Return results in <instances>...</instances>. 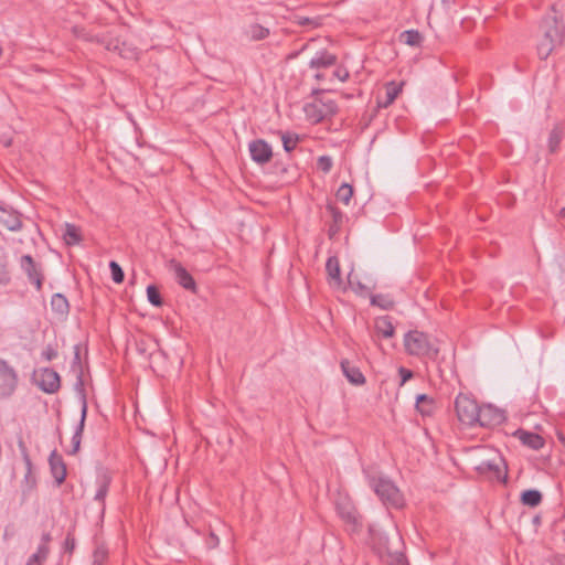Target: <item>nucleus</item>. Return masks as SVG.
Instances as JSON below:
<instances>
[{"mask_svg": "<svg viewBox=\"0 0 565 565\" xmlns=\"http://www.w3.org/2000/svg\"><path fill=\"white\" fill-rule=\"evenodd\" d=\"M563 536H564V541H565V531H564V533H563Z\"/></svg>", "mask_w": 565, "mask_h": 565, "instance_id": "0e129e2a", "label": "nucleus"}, {"mask_svg": "<svg viewBox=\"0 0 565 565\" xmlns=\"http://www.w3.org/2000/svg\"><path fill=\"white\" fill-rule=\"evenodd\" d=\"M87 408L88 406H86L85 404L84 407H81V419L72 437V450L68 451L70 455H75L79 450L82 435L84 431L85 420L87 416Z\"/></svg>", "mask_w": 565, "mask_h": 565, "instance_id": "4be33fe9", "label": "nucleus"}, {"mask_svg": "<svg viewBox=\"0 0 565 565\" xmlns=\"http://www.w3.org/2000/svg\"><path fill=\"white\" fill-rule=\"evenodd\" d=\"M220 544V539L214 532H210L209 536L205 539V545L207 548L212 550L217 547Z\"/></svg>", "mask_w": 565, "mask_h": 565, "instance_id": "49530a36", "label": "nucleus"}, {"mask_svg": "<svg viewBox=\"0 0 565 565\" xmlns=\"http://www.w3.org/2000/svg\"><path fill=\"white\" fill-rule=\"evenodd\" d=\"M75 391L79 395L82 407H84V403L87 406V399H86V392H85V383L83 379V371L77 373L76 376V383H75Z\"/></svg>", "mask_w": 565, "mask_h": 565, "instance_id": "58836bf2", "label": "nucleus"}, {"mask_svg": "<svg viewBox=\"0 0 565 565\" xmlns=\"http://www.w3.org/2000/svg\"><path fill=\"white\" fill-rule=\"evenodd\" d=\"M559 216L565 217V206L561 209Z\"/></svg>", "mask_w": 565, "mask_h": 565, "instance_id": "13d9d810", "label": "nucleus"}, {"mask_svg": "<svg viewBox=\"0 0 565 565\" xmlns=\"http://www.w3.org/2000/svg\"><path fill=\"white\" fill-rule=\"evenodd\" d=\"M505 420L503 411L492 406H480L478 414V422L481 427L492 428L501 425Z\"/></svg>", "mask_w": 565, "mask_h": 565, "instance_id": "9d476101", "label": "nucleus"}, {"mask_svg": "<svg viewBox=\"0 0 565 565\" xmlns=\"http://www.w3.org/2000/svg\"><path fill=\"white\" fill-rule=\"evenodd\" d=\"M515 436L521 440V443L524 446H527L533 450H540L545 445L544 438L536 433L526 431L524 429H518L515 431Z\"/></svg>", "mask_w": 565, "mask_h": 565, "instance_id": "f3484780", "label": "nucleus"}, {"mask_svg": "<svg viewBox=\"0 0 565 565\" xmlns=\"http://www.w3.org/2000/svg\"><path fill=\"white\" fill-rule=\"evenodd\" d=\"M335 196L340 202L348 205L353 196L352 185H350L349 183L341 184L335 193Z\"/></svg>", "mask_w": 565, "mask_h": 565, "instance_id": "e433bc0d", "label": "nucleus"}, {"mask_svg": "<svg viewBox=\"0 0 565 565\" xmlns=\"http://www.w3.org/2000/svg\"><path fill=\"white\" fill-rule=\"evenodd\" d=\"M72 369L76 371L77 373L83 371L82 370V362H81V349L79 345L74 347V359L72 362Z\"/></svg>", "mask_w": 565, "mask_h": 565, "instance_id": "79ce46f5", "label": "nucleus"}, {"mask_svg": "<svg viewBox=\"0 0 565 565\" xmlns=\"http://www.w3.org/2000/svg\"><path fill=\"white\" fill-rule=\"evenodd\" d=\"M51 308L60 315L67 313L70 309L67 298L63 294H54L51 299Z\"/></svg>", "mask_w": 565, "mask_h": 565, "instance_id": "c756f323", "label": "nucleus"}, {"mask_svg": "<svg viewBox=\"0 0 565 565\" xmlns=\"http://www.w3.org/2000/svg\"><path fill=\"white\" fill-rule=\"evenodd\" d=\"M147 298L148 301L156 307H160L163 303L160 291L154 285L147 287Z\"/></svg>", "mask_w": 565, "mask_h": 565, "instance_id": "4c0bfd02", "label": "nucleus"}, {"mask_svg": "<svg viewBox=\"0 0 565 565\" xmlns=\"http://www.w3.org/2000/svg\"><path fill=\"white\" fill-rule=\"evenodd\" d=\"M63 238L66 245H77L83 241L81 228L72 223L65 224Z\"/></svg>", "mask_w": 565, "mask_h": 565, "instance_id": "a878e982", "label": "nucleus"}, {"mask_svg": "<svg viewBox=\"0 0 565 565\" xmlns=\"http://www.w3.org/2000/svg\"><path fill=\"white\" fill-rule=\"evenodd\" d=\"M18 447H19V450L21 452V457L22 458H28L29 451H28L26 445H25V443H24L22 437L18 438Z\"/></svg>", "mask_w": 565, "mask_h": 565, "instance_id": "864d4df0", "label": "nucleus"}, {"mask_svg": "<svg viewBox=\"0 0 565 565\" xmlns=\"http://www.w3.org/2000/svg\"><path fill=\"white\" fill-rule=\"evenodd\" d=\"M350 74L349 71L344 67H338L333 72V77L338 78L341 82H345L349 78Z\"/></svg>", "mask_w": 565, "mask_h": 565, "instance_id": "09e8293b", "label": "nucleus"}, {"mask_svg": "<svg viewBox=\"0 0 565 565\" xmlns=\"http://www.w3.org/2000/svg\"><path fill=\"white\" fill-rule=\"evenodd\" d=\"M557 565H565V558L559 561V563Z\"/></svg>", "mask_w": 565, "mask_h": 565, "instance_id": "bf43d9fd", "label": "nucleus"}, {"mask_svg": "<svg viewBox=\"0 0 565 565\" xmlns=\"http://www.w3.org/2000/svg\"><path fill=\"white\" fill-rule=\"evenodd\" d=\"M404 83L390 82L385 86V97L381 99L377 97V107L387 108L394 103L397 96L401 94Z\"/></svg>", "mask_w": 565, "mask_h": 565, "instance_id": "aec40b11", "label": "nucleus"}, {"mask_svg": "<svg viewBox=\"0 0 565 565\" xmlns=\"http://www.w3.org/2000/svg\"><path fill=\"white\" fill-rule=\"evenodd\" d=\"M333 161L330 156H320L317 160V167L323 173H329L332 169Z\"/></svg>", "mask_w": 565, "mask_h": 565, "instance_id": "a19ab883", "label": "nucleus"}, {"mask_svg": "<svg viewBox=\"0 0 565 565\" xmlns=\"http://www.w3.org/2000/svg\"><path fill=\"white\" fill-rule=\"evenodd\" d=\"M25 487L29 490H32L36 486V477L34 476L33 471H26L23 480Z\"/></svg>", "mask_w": 565, "mask_h": 565, "instance_id": "a18cd8bd", "label": "nucleus"}, {"mask_svg": "<svg viewBox=\"0 0 565 565\" xmlns=\"http://www.w3.org/2000/svg\"><path fill=\"white\" fill-rule=\"evenodd\" d=\"M2 56V47L0 46V57Z\"/></svg>", "mask_w": 565, "mask_h": 565, "instance_id": "e2e57ef3", "label": "nucleus"}, {"mask_svg": "<svg viewBox=\"0 0 565 565\" xmlns=\"http://www.w3.org/2000/svg\"><path fill=\"white\" fill-rule=\"evenodd\" d=\"M106 49H107V50H111L110 44H107V45H106Z\"/></svg>", "mask_w": 565, "mask_h": 565, "instance_id": "680f3d73", "label": "nucleus"}, {"mask_svg": "<svg viewBox=\"0 0 565 565\" xmlns=\"http://www.w3.org/2000/svg\"><path fill=\"white\" fill-rule=\"evenodd\" d=\"M111 482V478L107 473H102L96 479V492L94 495V500L100 504V511H105V499L109 491V486Z\"/></svg>", "mask_w": 565, "mask_h": 565, "instance_id": "dca6fc26", "label": "nucleus"}, {"mask_svg": "<svg viewBox=\"0 0 565 565\" xmlns=\"http://www.w3.org/2000/svg\"><path fill=\"white\" fill-rule=\"evenodd\" d=\"M0 223L12 232H17L22 228L21 220L17 215L10 214L3 209H0Z\"/></svg>", "mask_w": 565, "mask_h": 565, "instance_id": "bb28decb", "label": "nucleus"}, {"mask_svg": "<svg viewBox=\"0 0 565 565\" xmlns=\"http://www.w3.org/2000/svg\"><path fill=\"white\" fill-rule=\"evenodd\" d=\"M303 111L309 120L317 124L334 116L338 113V105L332 99L316 98L305 105Z\"/></svg>", "mask_w": 565, "mask_h": 565, "instance_id": "0eeeda50", "label": "nucleus"}, {"mask_svg": "<svg viewBox=\"0 0 565 565\" xmlns=\"http://www.w3.org/2000/svg\"><path fill=\"white\" fill-rule=\"evenodd\" d=\"M415 407L423 416H430L435 411V401L427 394H419L416 396Z\"/></svg>", "mask_w": 565, "mask_h": 565, "instance_id": "393cba45", "label": "nucleus"}, {"mask_svg": "<svg viewBox=\"0 0 565 565\" xmlns=\"http://www.w3.org/2000/svg\"><path fill=\"white\" fill-rule=\"evenodd\" d=\"M348 280H349V284L350 286L352 287V289L356 292V294H364L367 291V288L365 285H363L362 282L358 281L355 285H353L352 282V279H351V274H349L348 276Z\"/></svg>", "mask_w": 565, "mask_h": 565, "instance_id": "8fccbe9b", "label": "nucleus"}, {"mask_svg": "<svg viewBox=\"0 0 565 565\" xmlns=\"http://www.w3.org/2000/svg\"><path fill=\"white\" fill-rule=\"evenodd\" d=\"M323 77H324V75H323L322 73H317V74L315 75V78H316L317 81H321Z\"/></svg>", "mask_w": 565, "mask_h": 565, "instance_id": "4d7b16f0", "label": "nucleus"}, {"mask_svg": "<svg viewBox=\"0 0 565 565\" xmlns=\"http://www.w3.org/2000/svg\"><path fill=\"white\" fill-rule=\"evenodd\" d=\"M370 301L372 306L379 307L383 310H390L394 307V300L387 295H372Z\"/></svg>", "mask_w": 565, "mask_h": 565, "instance_id": "473e14b6", "label": "nucleus"}, {"mask_svg": "<svg viewBox=\"0 0 565 565\" xmlns=\"http://www.w3.org/2000/svg\"><path fill=\"white\" fill-rule=\"evenodd\" d=\"M327 211L330 213V215L332 217V224L329 226L328 235L330 238H333L340 232L344 215L333 204H328Z\"/></svg>", "mask_w": 565, "mask_h": 565, "instance_id": "5701e85b", "label": "nucleus"}, {"mask_svg": "<svg viewBox=\"0 0 565 565\" xmlns=\"http://www.w3.org/2000/svg\"><path fill=\"white\" fill-rule=\"evenodd\" d=\"M21 268L26 274L30 282L34 284L38 290H41L43 282V273L31 255H23L20 260Z\"/></svg>", "mask_w": 565, "mask_h": 565, "instance_id": "9b49d317", "label": "nucleus"}, {"mask_svg": "<svg viewBox=\"0 0 565 565\" xmlns=\"http://www.w3.org/2000/svg\"><path fill=\"white\" fill-rule=\"evenodd\" d=\"M246 34L253 41H260L269 35V29L260 24L254 23L247 28Z\"/></svg>", "mask_w": 565, "mask_h": 565, "instance_id": "2f4dec72", "label": "nucleus"}, {"mask_svg": "<svg viewBox=\"0 0 565 565\" xmlns=\"http://www.w3.org/2000/svg\"><path fill=\"white\" fill-rule=\"evenodd\" d=\"M49 550L45 545H40L36 553L31 556H36V563L41 564L47 556Z\"/></svg>", "mask_w": 565, "mask_h": 565, "instance_id": "de8ad7c7", "label": "nucleus"}, {"mask_svg": "<svg viewBox=\"0 0 565 565\" xmlns=\"http://www.w3.org/2000/svg\"><path fill=\"white\" fill-rule=\"evenodd\" d=\"M18 373L6 360L0 358V399L13 395L18 386Z\"/></svg>", "mask_w": 565, "mask_h": 565, "instance_id": "6e6552de", "label": "nucleus"}, {"mask_svg": "<svg viewBox=\"0 0 565 565\" xmlns=\"http://www.w3.org/2000/svg\"><path fill=\"white\" fill-rule=\"evenodd\" d=\"M375 331L383 338H392L395 333V328L392 323V319L388 316L379 317L374 322Z\"/></svg>", "mask_w": 565, "mask_h": 565, "instance_id": "b1692460", "label": "nucleus"}, {"mask_svg": "<svg viewBox=\"0 0 565 565\" xmlns=\"http://www.w3.org/2000/svg\"><path fill=\"white\" fill-rule=\"evenodd\" d=\"M401 42L413 46V47H419L423 43V35L419 33V31L411 29L403 31L399 35Z\"/></svg>", "mask_w": 565, "mask_h": 565, "instance_id": "c85d7f7f", "label": "nucleus"}, {"mask_svg": "<svg viewBox=\"0 0 565 565\" xmlns=\"http://www.w3.org/2000/svg\"><path fill=\"white\" fill-rule=\"evenodd\" d=\"M39 387L47 394L56 393L61 387L58 373L49 367L41 370Z\"/></svg>", "mask_w": 565, "mask_h": 565, "instance_id": "ddd939ff", "label": "nucleus"}, {"mask_svg": "<svg viewBox=\"0 0 565 565\" xmlns=\"http://www.w3.org/2000/svg\"><path fill=\"white\" fill-rule=\"evenodd\" d=\"M398 374L401 376V381L398 384L399 386H403L408 380H411L414 376L413 371H411L404 366L398 367Z\"/></svg>", "mask_w": 565, "mask_h": 565, "instance_id": "c03bdc74", "label": "nucleus"}, {"mask_svg": "<svg viewBox=\"0 0 565 565\" xmlns=\"http://www.w3.org/2000/svg\"><path fill=\"white\" fill-rule=\"evenodd\" d=\"M337 61V55L322 50L317 52L316 55L310 60L309 67L312 70L327 68L335 65Z\"/></svg>", "mask_w": 565, "mask_h": 565, "instance_id": "a211bd4d", "label": "nucleus"}, {"mask_svg": "<svg viewBox=\"0 0 565 565\" xmlns=\"http://www.w3.org/2000/svg\"><path fill=\"white\" fill-rule=\"evenodd\" d=\"M64 547L70 553H72L73 550L75 548V539L71 534H67L64 542Z\"/></svg>", "mask_w": 565, "mask_h": 565, "instance_id": "603ef678", "label": "nucleus"}, {"mask_svg": "<svg viewBox=\"0 0 565 565\" xmlns=\"http://www.w3.org/2000/svg\"><path fill=\"white\" fill-rule=\"evenodd\" d=\"M534 522H540V518H539V516H535V518H534Z\"/></svg>", "mask_w": 565, "mask_h": 565, "instance_id": "052dcab7", "label": "nucleus"}, {"mask_svg": "<svg viewBox=\"0 0 565 565\" xmlns=\"http://www.w3.org/2000/svg\"><path fill=\"white\" fill-rule=\"evenodd\" d=\"M73 33L77 39H83L88 42H97V43H104V39L99 35L92 34L89 31H87L85 28L82 26H74Z\"/></svg>", "mask_w": 565, "mask_h": 565, "instance_id": "c9c22d12", "label": "nucleus"}, {"mask_svg": "<svg viewBox=\"0 0 565 565\" xmlns=\"http://www.w3.org/2000/svg\"><path fill=\"white\" fill-rule=\"evenodd\" d=\"M171 267L175 275L177 282L184 289L196 292V284L192 275L175 259L171 260Z\"/></svg>", "mask_w": 565, "mask_h": 565, "instance_id": "2eb2a0df", "label": "nucleus"}, {"mask_svg": "<svg viewBox=\"0 0 565 565\" xmlns=\"http://www.w3.org/2000/svg\"><path fill=\"white\" fill-rule=\"evenodd\" d=\"M480 406L476 399L460 393L455 399V411L458 420L466 426H475L478 422Z\"/></svg>", "mask_w": 565, "mask_h": 565, "instance_id": "423d86ee", "label": "nucleus"}, {"mask_svg": "<svg viewBox=\"0 0 565 565\" xmlns=\"http://www.w3.org/2000/svg\"><path fill=\"white\" fill-rule=\"evenodd\" d=\"M337 511L345 523L347 530L351 533H359L362 530V518L355 507L348 500L337 503Z\"/></svg>", "mask_w": 565, "mask_h": 565, "instance_id": "1a4fd4ad", "label": "nucleus"}, {"mask_svg": "<svg viewBox=\"0 0 565 565\" xmlns=\"http://www.w3.org/2000/svg\"><path fill=\"white\" fill-rule=\"evenodd\" d=\"M369 486L374 490L380 500L387 505L401 508L403 505V495L392 480L383 476H369Z\"/></svg>", "mask_w": 565, "mask_h": 565, "instance_id": "20e7f679", "label": "nucleus"}, {"mask_svg": "<svg viewBox=\"0 0 565 565\" xmlns=\"http://www.w3.org/2000/svg\"><path fill=\"white\" fill-rule=\"evenodd\" d=\"M250 158L258 164L268 163L273 157L270 145L264 139H256L248 145Z\"/></svg>", "mask_w": 565, "mask_h": 565, "instance_id": "f8f14e48", "label": "nucleus"}, {"mask_svg": "<svg viewBox=\"0 0 565 565\" xmlns=\"http://www.w3.org/2000/svg\"><path fill=\"white\" fill-rule=\"evenodd\" d=\"M10 282V274L6 266L0 268V285L6 286Z\"/></svg>", "mask_w": 565, "mask_h": 565, "instance_id": "3c124183", "label": "nucleus"}, {"mask_svg": "<svg viewBox=\"0 0 565 565\" xmlns=\"http://www.w3.org/2000/svg\"><path fill=\"white\" fill-rule=\"evenodd\" d=\"M564 137V129L561 125L554 126L548 137V150L554 153L557 151L559 143Z\"/></svg>", "mask_w": 565, "mask_h": 565, "instance_id": "7c9ffc66", "label": "nucleus"}, {"mask_svg": "<svg viewBox=\"0 0 565 565\" xmlns=\"http://www.w3.org/2000/svg\"><path fill=\"white\" fill-rule=\"evenodd\" d=\"M50 471L54 478L56 486H61L66 478V465L61 455L56 450H53L49 457Z\"/></svg>", "mask_w": 565, "mask_h": 565, "instance_id": "4468645a", "label": "nucleus"}, {"mask_svg": "<svg viewBox=\"0 0 565 565\" xmlns=\"http://www.w3.org/2000/svg\"><path fill=\"white\" fill-rule=\"evenodd\" d=\"M26 565H41V564L36 563V556H30L26 562Z\"/></svg>", "mask_w": 565, "mask_h": 565, "instance_id": "6e6d98bb", "label": "nucleus"}, {"mask_svg": "<svg viewBox=\"0 0 565 565\" xmlns=\"http://www.w3.org/2000/svg\"><path fill=\"white\" fill-rule=\"evenodd\" d=\"M543 499L542 493L535 489H527L521 493V502L530 508H535L541 504Z\"/></svg>", "mask_w": 565, "mask_h": 565, "instance_id": "cd10ccee", "label": "nucleus"}, {"mask_svg": "<svg viewBox=\"0 0 565 565\" xmlns=\"http://www.w3.org/2000/svg\"><path fill=\"white\" fill-rule=\"evenodd\" d=\"M341 370L343 375L348 379L351 384L362 385L365 383V376L361 370L352 364L349 360L341 361Z\"/></svg>", "mask_w": 565, "mask_h": 565, "instance_id": "6ab92c4d", "label": "nucleus"}, {"mask_svg": "<svg viewBox=\"0 0 565 565\" xmlns=\"http://www.w3.org/2000/svg\"><path fill=\"white\" fill-rule=\"evenodd\" d=\"M371 545L379 557L388 565H407L406 556L403 553L402 536L396 533L393 539L387 534L369 529Z\"/></svg>", "mask_w": 565, "mask_h": 565, "instance_id": "f257e3e1", "label": "nucleus"}, {"mask_svg": "<svg viewBox=\"0 0 565 565\" xmlns=\"http://www.w3.org/2000/svg\"><path fill=\"white\" fill-rule=\"evenodd\" d=\"M109 269L111 273V278L116 284H120L124 281L125 274H124L122 268L120 267V265L117 262L111 260L109 263Z\"/></svg>", "mask_w": 565, "mask_h": 565, "instance_id": "ea45409f", "label": "nucleus"}, {"mask_svg": "<svg viewBox=\"0 0 565 565\" xmlns=\"http://www.w3.org/2000/svg\"><path fill=\"white\" fill-rule=\"evenodd\" d=\"M282 147L286 152H291L300 141V137L294 132H281Z\"/></svg>", "mask_w": 565, "mask_h": 565, "instance_id": "72a5a7b5", "label": "nucleus"}, {"mask_svg": "<svg viewBox=\"0 0 565 565\" xmlns=\"http://www.w3.org/2000/svg\"><path fill=\"white\" fill-rule=\"evenodd\" d=\"M22 459L25 465L26 471H33V465H32L30 455L28 456V458H22Z\"/></svg>", "mask_w": 565, "mask_h": 565, "instance_id": "5fc2aeb1", "label": "nucleus"}, {"mask_svg": "<svg viewBox=\"0 0 565 565\" xmlns=\"http://www.w3.org/2000/svg\"><path fill=\"white\" fill-rule=\"evenodd\" d=\"M404 347L407 354L417 358L436 360L439 354L438 342L418 330H411L404 335Z\"/></svg>", "mask_w": 565, "mask_h": 565, "instance_id": "7ed1b4c3", "label": "nucleus"}, {"mask_svg": "<svg viewBox=\"0 0 565 565\" xmlns=\"http://www.w3.org/2000/svg\"><path fill=\"white\" fill-rule=\"evenodd\" d=\"M108 558V550L104 543H98L93 552L92 565H104Z\"/></svg>", "mask_w": 565, "mask_h": 565, "instance_id": "f704fd0d", "label": "nucleus"}, {"mask_svg": "<svg viewBox=\"0 0 565 565\" xmlns=\"http://www.w3.org/2000/svg\"><path fill=\"white\" fill-rule=\"evenodd\" d=\"M326 270L329 277V284L339 288L342 285L340 263L337 256H330L326 263Z\"/></svg>", "mask_w": 565, "mask_h": 565, "instance_id": "412c9836", "label": "nucleus"}, {"mask_svg": "<svg viewBox=\"0 0 565 565\" xmlns=\"http://www.w3.org/2000/svg\"><path fill=\"white\" fill-rule=\"evenodd\" d=\"M475 469L480 476L490 480L507 482L508 467L503 457L497 451H493V456L491 458L478 462L475 466Z\"/></svg>", "mask_w": 565, "mask_h": 565, "instance_id": "39448f33", "label": "nucleus"}, {"mask_svg": "<svg viewBox=\"0 0 565 565\" xmlns=\"http://www.w3.org/2000/svg\"><path fill=\"white\" fill-rule=\"evenodd\" d=\"M540 30L543 36L537 43V55L546 60L558 45L565 44V24L556 15H547L542 19Z\"/></svg>", "mask_w": 565, "mask_h": 565, "instance_id": "f03ea898", "label": "nucleus"}, {"mask_svg": "<svg viewBox=\"0 0 565 565\" xmlns=\"http://www.w3.org/2000/svg\"><path fill=\"white\" fill-rule=\"evenodd\" d=\"M41 356L46 361H52L57 356V351L54 345L47 344L45 349L42 351Z\"/></svg>", "mask_w": 565, "mask_h": 565, "instance_id": "37998d69", "label": "nucleus"}]
</instances>
